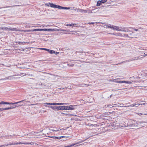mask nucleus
<instances>
[{
  "mask_svg": "<svg viewBox=\"0 0 147 147\" xmlns=\"http://www.w3.org/2000/svg\"><path fill=\"white\" fill-rule=\"evenodd\" d=\"M50 6L51 7L57 8L60 9H70V8L69 7H62L59 5H57L55 4H54L53 3H49Z\"/></svg>",
  "mask_w": 147,
  "mask_h": 147,
  "instance_id": "nucleus-1",
  "label": "nucleus"
},
{
  "mask_svg": "<svg viewBox=\"0 0 147 147\" xmlns=\"http://www.w3.org/2000/svg\"><path fill=\"white\" fill-rule=\"evenodd\" d=\"M133 121H132V124H128V126L129 127H134L135 126H137L138 125H140V124H141V123H145V122H137L136 121H133Z\"/></svg>",
  "mask_w": 147,
  "mask_h": 147,
  "instance_id": "nucleus-2",
  "label": "nucleus"
},
{
  "mask_svg": "<svg viewBox=\"0 0 147 147\" xmlns=\"http://www.w3.org/2000/svg\"><path fill=\"white\" fill-rule=\"evenodd\" d=\"M4 30L5 31H20V30L17 29L16 28H9L6 27H0V29Z\"/></svg>",
  "mask_w": 147,
  "mask_h": 147,
  "instance_id": "nucleus-3",
  "label": "nucleus"
},
{
  "mask_svg": "<svg viewBox=\"0 0 147 147\" xmlns=\"http://www.w3.org/2000/svg\"><path fill=\"white\" fill-rule=\"evenodd\" d=\"M25 100H22V101L18 102H5L4 101H2V104H6V105H15L16 104L18 103H20L21 102H22L24 101Z\"/></svg>",
  "mask_w": 147,
  "mask_h": 147,
  "instance_id": "nucleus-4",
  "label": "nucleus"
},
{
  "mask_svg": "<svg viewBox=\"0 0 147 147\" xmlns=\"http://www.w3.org/2000/svg\"><path fill=\"white\" fill-rule=\"evenodd\" d=\"M129 27L128 28L125 27H120L121 30L120 31L125 32H131V31L129 30L128 29V28H129Z\"/></svg>",
  "mask_w": 147,
  "mask_h": 147,
  "instance_id": "nucleus-5",
  "label": "nucleus"
},
{
  "mask_svg": "<svg viewBox=\"0 0 147 147\" xmlns=\"http://www.w3.org/2000/svg\"><path fill=\"white\" fill-rule=\"evenodd\" d=\"M57 110H67V106H60L58 107Z\"/></svg>",
  "mask_w": 147,
  "mask_h": 147,
  "instance_id": "nucleus-6",
  "label": "nucleus"
},
{
  "mask_svg": "<svg viewBox=\"0 0 147 147\" xmlns=\"http://www.w3.org/2000/svg\"><path fill=\"white\" fill-rule=\"evenodd\" d=\"M67 110H74L76 109V105H70L69 106H67Z\"/></svg>",
  "mask_w": 147,
  "mask_h": 147,
  "instance_id": "nucleus-7",
  "label": "nucleus"
},
{
  "mask_svg": "<svg viewBox=\"0 0 147 147\" xmlns=\"http://www.w3.org/2000/svg\"><path fill=\"white\" fill-rule=\"evenodd\" d=\"M112 29L113 30H115L117 31H120V30H121L120 27L113 25V28H112Z\"/></svg>",
  "mask_w": 147,
  "mask_h": 147,
  "instance_id": "nucleus-8",
  "label": "nucleus"
},
{
  "mask_svg": "<svg viewBox=\"0 0 147 147\" xmlns=\"http://www.w3.org/2000/svg\"><path fill=\"white\" fill-rule=\"evenodd\" d=\"M21 144V143H13L12 144H5V145H0V147H4L5 146H8V145H15V144Z\"/></svg>",
  "mask_w": 147,
  "mask_h": 147,
  "instance_id": "nucleus-9",
  "label": "nucleus"
},
{
  "mask_svg": "<svg viewBox=\"0 0 147 147\" xmlns=\"http://www.w3.org/2000/svg\"><path fill=\"white\" fill-rule=\"evenodd\" d=\"M112 34L113 35H114L118 36H121V37L123 36V35L122 34V33H119V32L116 33H113L112 34Z\"/></svg>",
  "mask_w": 147,
  "mask_h": 147,
  "instance_id": "nucleus-10",
  "label": "nucleus"
},
{
  "mask_svg": "<svg viewBox=\"0 0 147 147\" xmlns=\"http://www.w3.org/2000/svg\"><path fill=\"white\" fill-rule=\"evenodd\" d=\"M16 106H15L14 105L13 106L11 107H9L8 108H3L4 110H7L9 109H12L14 108H15L16 107Z\"/></svg>",
  "mask_w": 147,
  "mask_h": 147,
  "instance_id": "nucleus-11",
  "label": "nucleus"
},
{
  "mask_svg": "<svg viewBox=\"0 0 147 147\" xmlns=\"http://www.w3.org/2000/svg\"><path fill=\"white\" fill-rule=\"evenodd\" d=\"M30 31L32 32L34 31H42V29H35L33 30H31Z\"/></svg>",
  "mask_w": 147,
  "mask_h": 147,
  "instance_id": "nucleus-12",
  "label": "nucleus"
},
{
  "mask_svg": "<svg viewBox=\"0 0 147 147\" xmlns=\"http://www.w3.org/2000/svg\"><path fill=\"white\" fill-rule=\"evenodd\" d=\"M47 51H48L51 54L55 53V51L53 50H51L47 49Z\"/></svg>",
  "mask_w": 147,
  "mask_h": 147,
  "instance_id": "nucleus-13",
  "label": "nucleus"
},
{
  "mask_svg": "<svg viewBox=\"0 0 147 147\" xmlns=\"http://www.w3.org/2000/svg\"><path fill=\"white\" fill-rule=\"evenodd\" d=\"M48 107L52 109L53 110H55V109H57V108L58 107H57V106L53 107V106H48Z\"/></svg>",
  "mask_w": 147,
  "mask_h": 147,
  "instance_id": "nucleus-14",
  "label": "nucleus"
},
{
  "mask_svg": "<svg viewBox=\"0 0 147 147\" xmlns=\"http://www.w3.org/2000/svg\"><path fill=\"white\" fill-rule=\"evenodd\" d=\"M83 12L87 13H91L92 11L90 10H84L83 9Z\"/></svg>",
  "mask_w": 147,
  "mask_h": 147,
  "instance_id": "nucleus-15",
  "label": "nucleus"
},
{
  "mask_svg": "<svg viewBox=\"0 0 147 147\" xmlns=\"http://www.w3.org/2000/svg\"><path fill=\"white\" fill-rule=\"evenodd\" d=\"M136 106H137L136 104L135 103V104H131V105L126 106H125L124 107H134L135 106H136Z\"/></svg>",
  "mask_w": 147,
  "mask_h": 147,
  "instance_id": "nucleus-16",
  "label": "nucleus"
},
{
  "mask_svg": "<svg viewBox=\"0 0 147 147\" xmlns=\"http://www.w3.org/2000/svg\"><path fill=\"white\" fill-rule=\"evenodd\" d=\"M78 144V143H76L74 144H71V145H68V146H62V147H72L73 146H74L76 144Z\"/></svg>",
  "mask_w": 147,
  "mask_h": 147,
  "instance_id": "nucleus-17",
  "label": "nucleus"
},
{
  "mask_svg": "<svg viewBox=\"0 0 147 147\" xmlns=\"http://www.w3.org/2000/svg\"><path fill=\"white\" fill-rule=\"evenodd\" d=\"M42 31H51V29H42Z\"/></svg>",
  "mask_w": 147,
  "mask_h": 147,
  "instance_id": "nucleus-18",
  "label": "nucleus"
},
{
  "mask_svg": "<svg viewBox=\"0 0 147 147\" xmlns=\"http://www.w3.org/2000/svg\"><path fill=\"white\" fill-rule=\"evenodd\" d=\"M101 3H102L100 0L98 1L97 2L96 5L98 6H100Z\"/></svg>",
  "mask_w": 147,
  "mask_h": 147,
  "instance_id": "nucleus-19",
  "label": "nucleus"
},
{
  "mask_svg": "<svg viewBox=\"0 0 147 147\" xmlns=\"http://www.w3.org/2000/svg\"><path fill=\"white\" fill-rule=\"evenodd\" d=\"M106 27H107L108 28H110L112 29V28H113V25H112L110 24H109L108 25H106Z\"/></svg>",
  "mask_w": 147,
  "mask_h": 147,
  "instance_id": "nucleus-20",
  "label": "nucleus"
},
{
  "mask_svg": "<svg viewBox=\"0 0 147 147\" xmlns=\"http://www.w3.org/2000/svg\"><path fill=\"white\" fill-rule=\"evenodd\" d=\"M64 137V136H61L60 137H54V139H61V138H63Z\"/></svg>",
  "mask_w": 147,
  "mask_h": 147,
  "instance_id": "nucleus-21",
  "label": "nucleus"
},
{
  "mask_svg": "<svg viewBox=\"0 0 147 147\" xmlns=\"http://www.w3.org/2000/svg\"><path fill=\"white\" fill-rule=\"evenodd\" d=\"M19 5H13V6H6V7H2L1 8H9V7H14V6H19Z\"/></svg>",
  "mask_w": 147,
  "mask_h": 147,
  "instance_id": "nucleus-22",
  "label": "nucleus"
},
{
  "mask_svg": "<svg viewBox=\"0 0 147 147\" xmlns=\"http://www.w3.org/2000/svg\"><path fill=\"white\" fill-rule=\"evenodd\" d=\"M123 37H128L129 38H131V37H130L129 36V34H124L123 35Z\"/></svg>",
  "mask_w": 147,
  "mask_h": 147,
  "instance_id": "nucleus-23",
  "label": "nucleus"
},
{
  "mask_svg": "<svg viewBox=\"0 0 147 147\" xmlns=\"http://www.w3.org/2000/svg\"><path fill=\"white\" fill-rule=\"evenodd\" d=\"M60 31V29H51V31Z\"/></svg>",
  "mask_w": 147,
  "mask_h": 147,
  "instance_id": "nucleus-24",
  "label": "nucleus"
},
{
  "mask_svg": "<svg viewBox=\"0 0 147 147\" xmlns=\"http://www.w3.org/2000/svg\"><path fill=\"white\" fill-rule=\"evenodd\" d=\"M129 32V34H128L130 36H134V35L133 34L134 33V32L131 31V32Z\"/></svg>",
  "mask_w": 147,
  "mask_h": 147,
  "instance_id": "nucleus-25",
  "label": "nucleus"
},
{
  "mask_svg": "<svg viewBox=\"0 0 147 147\" xmlns=\"http://www.w3.org/2000/svg\"><path fill=\"white\" fill-rule=\"evenodd\" d=\"M60 31H65V32H68L69 31L68 30H67V29L65 30V29H60Z\"/></svg>",
  "mask_w": 147,
  "mask_h": 147,
  "instance_id": "nucleus-26",
  "label": "nucleus"
},
{
  "mask_svg": "<svg viewBox=\"0 0 147 147\" xmlns=\"http://www.w3.org/2000/svg\"><path fill=\"white\" fill-rule=\"evenodd\" d=\"M19 43H22L23 44V45H24L26 43H28V42H19Z\"/></svg>",
  "mask_w": 147,
  "mask_h": 147,
  "instance_id": "nucleus-27",
  "label": "nucleus"
},
{
  "mask_svg": "<svg viewBox=\"0 0 147 147\" xmlns=\"http://www.w3.org/2000/svg\"><path fill=\"white\" fill-rule=\"evenodd\" d=\"M100 1L101 3H104L107 1V0H101Z\"/></svg>",
  "mask_w": 147,
  "mask_h": 147,
  "instance_id": "nucleus-28",
  "label": "nucleus"
},
{
  "mask_svg": "<svg viewBox=\"0 0 147 147\" xmlns=\"http://www.w3.org/2000/svg\"><path fill=\"white\" fill-rule=\"evenodd\" d=\"M53 105H61V103H53Z\"/></svg>",
  "mask_w": 147,
  "mask_h": 147,
  "instance_id": "nucleus-29",
  "label": "nucleus"
},
{
  "mask_svg": "<svg viewBox=\"0 0 147 147\" xmlns=\"http://www.w3.org/2000/svg\"><path fill=\"white\" fill-rule=\"evenodd\" d=\"M125 83H127V84H131V82L130 81H125Z\"/></svg>",
  "mask_w": 147,
  "mask_h": 147,
  "instance_id": "nucleus-30",
  "label": "nucleus"
},
{
  "mask_svg": "<svg viewBox=\"0 0 147 147\" xmlns=\"http://www.w3.org/2000/svg\"><path fill=\"white\" fill-rule=\"evenodd\" d=\"M129 28H130L131 29H133L134 30L137 31H139V30L138 29H135L134 28H131V27H129Z\"/></svg>",
  "mask_w": 147,
  "mask_h": 147,
  "instance_id": "nucleus-31",
  "label": "nucleus"
},
{
  "mask_svg": "<svg viewBox=\"0 0 147 147\" xmlns=\"http://www.w3.org/2000/svg\"><path fill=\"white\" fill-rule=\"evenodd\" d=\"M53 103H44V104H46L47 105H53Z\"/></svg>",
  "mask_w": 147,
  "mask_h": 147,
  "instance_id": "nucleus-32",
  "label": "nucleus"
},
{
  "mask_svg": "<svg viewBox=\"0 0 147 147\" xmlns=\"http://www.w3.org/2000/svg\"><path fill=\"white\" fill-rule=\"evenodd\" d=\"M139 59V57H136L134 58V59H133L132 60H131V61L132 60H137Z\"/></svg>",
  "mask_w": 147,
  "mask_h": 147,
  "instance_id": "nucleus-33",
  "label": "nucleus"
},
{
  "mask_svg": "<svg viewBox=\"0 0 147 147\" xmlns=\"http://www.w3.org/2000/svg\"><path fill=\"white\" fill-rule=\"evenodd\" d=\"M18 104L19 103L16 104H17V105H15V106H16V107H18L20 106H22L23 105L22 104L21 105V104Z\"/></svg>",
  "mask_w": 147,
  "mask_h": 147,
  "instance_id": "nucleus-34",
  "label": "nucleus"
},
{
  "mask_svg": "<svg viewBox=\"0 0 147 147\" xmlns=\"http://www.w3.org/2000/svg\"><path fill=\"white\" fill-rule=\"evenodd\" d=\"M125 81H119V83H125Z\"/></svg>",
  "mask_w": 147,
  "mask_h": 147,
  "instance_id": "nucleus-35",
  "label": "nucleus"
},
{
  "mask_svg": "<svg viewBox=\"0 0 147 147\" xmlns=\"http://www.w3.org/2000/svg\"><path fill=\"white\" fill-rule=\"evenodd\" d=\"M124 89V88H122V87H121L119 88V89H117V90H123Z\"/></svg>",
  "mask_w": 147,
  "mask_h": 147,
  "instance_id": "nucleus-36",
  "label": "nucleus"
},
{
  "mask_svg": "<svg viewBox=\"0 0 147 147\" xmlns=\"http://www.w3.org/2000/svg\"><path fill=\"white\" fill-rule=\"evenodd\" d=\"M67 104H69L68 103H61V105H67Z\"/></svg>",
  "mask_w": 147,
  "mask_h": 147,
  "instance_id": "nucleus-37",
  "label": "nucleus"
},
{
  "mask_svg": "<svg viewBox=\"0 0 147 147\" xmlns=\"http://www.w3.org/2000/svg\"><path fill=\"white\" fill-rule=\"evenodd\" d=\"M41 49V50H46V51H47V49H46V48H40L39 49Z\"/></svg>",
  "mask_w": 147,
  "mask_h": 147,
  "instance_id": "nucleus-38",
  "label": "nucleus"
},
{
  "mask_svg": "<svg viewBox=\"0 0 147 147\" xmlns=\"http://www.w3.org/2000/svg\"><path fill=\"white\" fill-rule=\"evenodd\" d=\"M69 24V25H68L69 26H73L75 25V24Z\"/></svg>",
  "mask_w": 147,
  "mask_h": 147,
  "instance_id": "nucleus-39",
  "label": "nucleus"
},
{
  "mask_svg": "<svg viewBox=\"0 0 147 147\" xmlns=\"http://www.w3.org/2000/svg\"><path fill=\"white\" fill-rule=\"evenodd\" d=\"M136 105H137V106H136V107H138L139 105H142V104H136Z\"/></svg>",
  "mask_w": 147,
  "mask_h": 147,
  "instance_id": "nucleus-40",
  "label": "nucleus"
},
{
  "mask_svg": "<svg viewBox=\"0 0 147 147\" xmlns=\"http://www.w3.org/2000/svg\"><path fill=\"white\" fill-rule=\"evenodd\" d=\"M141 56H143L142 57H145L146 56H147V53L146 54H145L144 55H141Z\"/></svg>",
  "mask_w": 147,
  "mask_h": 147,
  "instance_id": "nucleus-41",
  "label": "nucleus"
},
{
  "mask_svg": "<svg viewBox=\"0 0 147 147\" xmlns=\"http://www.w3.org/2000/svg\"><path fill=\"white\" fill-rule=\"evenodd\" d=\"M3 109H4L3 108H0V111H3L4 110Z\"/></svg>",
  "mask_w": 147,
  "mask_h": 147,
  "instance_id": "nucleus-42",
  "label": "nucleus"
},
{
  "mask_svg": "<svg viewBox=\"0 0 147 147\" xmlns=\"http://www.w3.org/2000/svg\"><path fill=\"white\" fill-rule=\"evenodd\" d=\"M45 5H46V6H50L49 3L46 4Z\"/></svg>",
  "mask_w": 147,
  "mask_h": 147,
  "instance_id": "nucleus-43",
  "label": "nucleus"
},
{
  "mask_svg": "<svg viewBox=\"0 0 147 147\" xmlns=\"http://www.w3.org/2000/svg\"><path fill=\"white\" fill-rule=\"evenodd\" d=\"M94 22H90V23H88V24H94Z\"/></svg>",
  "mask_w": 147,
  "mask_h": 147,
  "instance_id": "nucleus-44",
  "label": "nucleus"
},
{
  "mask_svg": "<svg viewBox=\"0 0 147 147\" xmlns=\"http://www.w3.org/2000/svg\"><path fill=\"white\" fill-rule=\"evenodd\" d=\"M90 125V126H92V127L93 126V125L91 124H89V125Z\"/></svg>",
  "mask_w": 147,
  "mask_h": 147,
  "instance_id": "nucleus-45",
  "label": "nucleus"
},
{
  "mask_svg": "<svg viewBox=\"0 0 147 147\" xmlns=\"http://www.w3.org/2000/svg\"><path fill=\"white\" fill-rule=\"evenodd\" d=\"M86 120H87V119L86 118H84V119H83V121H86Z\"/></svg>",
  "mask_w": 147,
  "mask_h": 147,
  "instance_id": "nucleus-46",
  "label": "nucleus"
},
{
  "mask_svg": "<svg viewBox=\"0 0 147 147\" xmlns=\"http://www.w3.org/2000/svg\"><path fill=\"white\" fill-rule=\"evenodd\" d=\"M143 57V56H139L138 57H139V59H140V58H142Z\"/></svg>",
  "mask_w": 147,
  "mask_h": 147,
  "instance_id": "nucleus-47",
  "label": "nucleus"
},
{
  "mask_svg": "<svg viewBox=\"0 0 147 147\" xmlns=\"http://www.w3.org/2000/svg\"><path fill=\"white\" fill-rule=\"evenodd\" d=\"M119 81H116V80H115V82L116 83H119Z\"/></svg>",
  "mask_w": 147,
  "mask_h": 147,
  "instance_id": "nucleus-48",
  "label": "nucleus"
},
{
  "mask_svg": "<svg viewBox=\"0 0 147 147\" xmlns=\"http://www.w3.org/2000/svg\"><path fill=\"white\" fill-rule=\"evenodd\" d=\"M54 137L55 136H51V137H49L50 138H53V139H54Z\"/></svg>",
  "mask_w": 147,
  "mask_h": 147,
  "instance_id": "nucleus-49",
  "label": "nucleus"
},
{
  "mask_svg": "<svg viewBox=\"0 0 147 147\" xmlns=\"http://www.w3.org/2000/svg\"><path fill=\"white\" fill-rule=\"evenodd\" d=\"M122 106H120V107H125L124 106H123V104H122Z\"/></svg>",
  "mask_w": 147,
  "mask_h": 147,
  "instance_id": "nucleus-50",
  "label": "nucleus"
},
{
  "mask_svg": "<svg viewBox=\"0 0 147 147\" xmlns=\"http://www.w3.org/2000/svg\"><path fill=\"white\" fill-rule=\"evenodd\" d=\"M68 137H69L68 136H64V137L63 138H67Z\"/></svg>",
  "mask_w": 147,
  "mask_h": 147,
  "instance_id": "nucleus-51",
  "label": "nucleus"
},
{
  "mask_svg": "<svg viewBox=\"0 0 147 147\" xmlns=\"http://www.w3.org/2000/svg\"><path fill=\"white\" fill-rule=\"evenodd\" d=\"M125 0H119V1H125Z\"/></svg>",
  "mask_w": 147,
  "mask_h": 147,
  "instance_id": "nucleus-52",
  "label": "nucleus"
},
{
  "mask_svg": "<svg viewBox=\"0 0 147 147\" xmlns=\"http://www.w3.org/2000/svg\"><path fill=\"white\" fill-rule=\"evenodd\" d=\"M59 53V52H56V54L57 55V54H58Z\"/></svg>",
  "mask_w": 147,
  "mask_h": 147,
  "instance_id": "nucleus-53",
  "label": "nucleus"
},
{
  "mask_svg": "<svg viewBox=\"0 0 147 147\" xmlns=\"http://www.w3.org/2000/svg\"><path fill=\"white\" fill-rule=\"evenodd\" d=\"M142 105H144L147 104H146V103H142Z\"/></svg>",
  "mask_w": 147,
  "mask_h": 147,
  "instance_id": "nucleus-54",
  "label": "nucleus"
},
{
  "mask_svg": "<svg viewBox=\"0 0 147 147\" xmlns=\"http://www.w3.org/2000/svg\"><path fill=\"white\" fill-rule=\"evenodd\" d=\"M79 10H80V12H82V9H79Z\"/></svg>",
  "mask_w": 147,
  "mask_h": 147,
  "instance_id": "nucleus-55",
  "label": "nucleus"
},
{
  "mask_svg": "<svg viewBox=\"0 0 147 147\" xmlns=\"http://www.w3.org/2000/svg\"><path fill=\"white\" fill-rule=\"evenodd\" d=\"M69 25V24H66V25H65V26H69V25Z\"/></svg>",
  "mask_w": 147,
  "mask_h": 147,
  "instance_id": "nucleus-56",
  "label": "nucleus"
},
{
  "mask_svg": "<svg viewBox=\"0 0 147 147\" xmlns=\"http://www.w3.org/2000/svg\"><path fill=\"white\" fill-rule=\"evenodd\" d=\"M1 104H2V101L1 102H0V105Z\"/></svg>",
  "mask_w": 147,
  "mask_h": 147,
  "instance_id": "nucleus-57",
  "label": "nucleus"
},
{
  "mask_svg": "<svg viewBox=\"0 0 147 147\" xmlns=\"http://www.w3.org/2000/svg\"><path fill=\"white\" fill-rule=\"evenodd\" d=\"M143 115H147V114H146V113L144 114H143Z\"/></svg>",
  "mask_w": 147,
  "mask_h": 147,
  "instance_id": "nucleus-58",
  "label": "nucleus"
},
{
  "mask_svg": "<svg viewBox=\"0 0 147 147\" xmlns=\"http://www.w3.org/2000/svg\"><path fill=\"white\" fill-rule=\"evenodd\" d=\"M1 137H2V136H0V138H1Z\"/></svg>",
  "mask_w": 147,
  "mask_h": 147,
  "instance_id": "nucleus-59",
  "label": "nucleus"
},
{
  "mask_svg": "<svg viewBox=\"0 0 147 147\" xmlns=\"http://www.w3.org/2000/svg\"><path fill=\"white\" fill-rule=\"evenodd\" d=\"M72 115V116H74V115Z\"/></svg>",
  "mask_w": 147,
  "mask_h": 147,
  "instance_id": "nucleus-60",
  "label": "nucleus"
},
{
  "mask_svg": "<svg viewBox=\"0 0 147 147\" xmlns=\"http://www.w3.org/2000/svg\"><path fill=\"white\" fill-rule=\"evenodd\" d=\"M108 107H110L109 106H108Z\"/></svg>",
  "mask_w": 147,
  "mask_h": 147,
  "instance_id": "nucleus-61",
  "label": "nucleus"
},
{
  "mask_svg": "<svg viewBox=\"0 0 147 147\" xmlns=\"http://www.w3.org/2000/svg\"><path fill=\"white\" fill-rule=\"evenodd\" d=\"M22 144H25V143H23Z\"/></svg>",
  "mask_w": 147,
  "mask_h": 147,
  "instance_id": "nucleus-62",
  "label": "nucleus"
},
{
  "mask_svg": "<svg viewBox=\"0 0 147 147\" xmlns=\"http://www.w3.org/2000/svg\"><path fill=\"white\" fill-rule=\"evenodd\" d=\"M146 76H147V74H146Z\"/></svg>",
  "mask_w": 147,
  "mask_h": 147,
  "instance_id": "nucleus-63",
  "label": "nucleus"
},
{
  "mask_svg": "<svg viewBox=\"0 0 147 147\" xmlns=\"http://www.w3.org/2000/svg\"><path fill=\"white\" fill-rule=\"evenodd\" d=\"M0 116H1V115L0 114Z\"/></svg>",
  "mask_w": 147,
  "mask_h": 147,
  "instance_id": "nucleus-64",
  "label": "nucleus"
}]
</instances>
